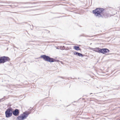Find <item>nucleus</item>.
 <instances>
[{"label": "nucleus", "instance_id": "f257e3e1", "mask_svg": "<svg viewBox=\"0 0 120 120\" xmlns=\"http://www.w3.org/2000/svg\"><path fill=\"white\" fill-rule=\"evenodd\" d=\"M105 9L102 8H97L93 11V13L97 17L99 18H102L105 16L104 13Z\"/></svg>", "mask_w": 120, "mask_h": 120}, {"label": "nucleus", "instance_id": "f03ea898", "mask_svg": "<svg viewBox=\"0 0 120 120\" xmlns=\"http://www.w3.org/2000/svg\"><path fill=\"white\" fill-rule=\"evenodd\" d=\"M41 57L45 61L50 62H52L54 61L53 60H54L53 58L50 57L49 56L45 55L41 56Z\"/></svg>", "mask_w": 120, "mask_h": 120}, {"label": "nucleus", "instance_id": "7ed1b4c3", "mask_svg": "<svg viewBox=\"0 0 120 120\" xmlns=\"http://www.w3.org/2000/svg\"><path fill=\"white\" fill-rule=\"evenodd\" d=\"M12 109L11 108H8L6 109L5 112L6 117L9 118L12 116Z\"/></svg>", "mask_w": 120, "mask_h": 120}, {"label": "nucleus", "instance_id": "20e7f679", "mask_svg": "<svg viewBox=\"0 0 120 120\" xmlns=\"http://www.w3.org/2000/svg\"><path fill=\"white\" fill-rule=\"evenodd\" d=\"M10 60V59L7 56H4L0 57V64L4 63L7 61H9Z\"/></svg>", "mask_w": 120, "mask_h": 120}, {"label": "nucleus", "instance_id": "39448f33", "mask_svg": "<svg viewBox=\"0 0 120 120\" xmlns=\"http://www.w3.org/2000/svg\"><path fill=\"white\" fill-rule=\"evenodd\" d=\"M110 50L106 48L100 49V53H102L103 54L108 52H109Z\"/></svg>", "mask_w": 120, "mask_h": 120}, {"label": "nucleus", "instance_id": "423d86ee", "mask_svg": "<svg viewBox=\"0 0 120 120\" xmlns=\"http://www.w3.org/2000/svg\"><path fill=\"white\" fill-rule=\"evenodd\" d=\"M12 112L13 115L16 116H18L19 113V110L16 109H15L13 111L12 110Z\"/></svg>", "mask_w": 120, "mask_h": 120}, {"label": "nucleus", "instance_id": "0eeeda50", "mask_svg": "<svg viewBox=\"0 0 120 120\" xmlns=\"http://www.w3.org/2000/svg\"><path fill=\"white\" fill-rule=\"evenodd\" d=\"M32 109H31L29 111H26L23 113V114L25 116L26 118L28 117V115L30 114L31 113V111L32 110Z\"/></svg>", "mask_w": 120, "mask_h": 120}, {"label": "nucleus", "instance_id": "6e6552de", "mask_svg": "<svg viewBox=\"0 0 120 120\" xmlns=\"http://www.w3.org/2000/svg\"><path fill=\"white\" fill-rule=\"evenodd\" d=\"M26 119L25 117L23 114H21L20 116H18L16 120H23Z\"/></svg>", "mask_w": 120, "mask_h": 120}, {"label": "nucleus", "instance_id": "1a4fd4ad", "mask_svg": "<svg viewBox=\"0 0 120 120\" xmlns=\"http://www.w3.org/2000/svg\"><path fill=\"white\" fill-rule=\"evenodd\" d=\"M74 54L75 55H77L78 56H79L82 57L84 56L82 54L76 52H74Z\"/></svg>", "mask_w": 120, "mask_h": 120}, {"label": "nucleus", "instance_id": "9d476101", "mask_svg": "<svg viewBox=\"0 0 120 120\" xmlns=\"http://www.w3.org/2000/svg\"><path fill=\"white\" fill-rule=\"evenodd\" d=\"M100 49L99 48H96L94 49L93 50L95 52L100 53Z\"/></svg>", "mask_w": 120, "mask_h": 120}, {"label": "nucleus", "instance_id": "9b49d317", "mask_svg": "<svg viewBox=\"0 0 120 120\" xmlns=\"http://www.w3.org/2000/svg\"><path fill=\"white\" fill-rule=\"evenodd\" d=\"M74 48L75 49L77 50H80V49L79 47L77 46H74Z\"/></svg>", "mask_w": 120, "mask_h": 120}, {"label": "nucleus", "instance_id": "f8f14e48", "mask_svg": "<svg viewBox=\"0 0 120 120\" xmlns=\"http://www.w3.org/2000/svg\"><path fill=\"white\" fill-rule=\"evenodd\" d=\"M53 59H54L53 60L54 61H53V62H59V60H57V59H54L53 58Z\"/></svg>", "mask_w": 120, "mask_h": 120}, {"label": "nucleus", "instance_id": "ddd939ff", "mask_svg": "<svg viewBox=\"0 0 120 120\" xmlns=\"http://www.w3.org/2000/svg\"><path fill=\"white\" fill-rule=\"evenodd\" d=\"M80 37L81 36H84V37H86L83 34H82L81 35H79Z\"/></svg>", "mask_w": 120, "mask_h": 120}, {"label": "nucleus", "instance_id": "4468645a", "mask_svg": "<svg viewBox=\"0 0 120 120\" xmlns=\"http://www.w3.org/2000/svg\"><path fill=\"white\" fill-rule=\"evenodd\" d=\"M29 7H22V8H29Z\"/></svg>", "mask_w": 120, "mask_h": 120}, {"label": "nucleus", "instance_id": "2eb2a0df", "mask_svg": "<svg viewBox=\"0 0 120 120\" xmlns=\"http://www.w3.org/2000/svg\"><path fill=\"white\" fill-rule=\"evenodd\" d=\"M65 48L64 47V46H63V48H62V49H64V48Z\"/></svg>", "mask_w": 120, "mask_h": 120}, {"label": "nucleus", "instance_id": "dca6fc26", "mask_svg": "<svg viewBox=\"0 0 120 120\" xmlns=\"http://www.w3.org/2000/svg\"><path fill=\"white\" fill-rule=\"evenodd\" d=\"M61 78H63V77H61Z\"/></svg>", "mask_w": 120, "mask_h": 120}, {"label": "nucleus", "instance_id": "f3484780", "mask_svg": "<svg viewBox=\"0 0 120 120\" xmlns=\"http://www.w3.org/2000/svg\"><path fill=\"white\" fill-rule=\"evenodd\" d=\"M92 94V93H90V94Z\"/></svg>", "mask_w": 120, "mask_h": 120}, {"label": "nucleus", "instance_id": "a211bd4d", "mask_svg": "<svg viewBox=\"0 0 120 120\" xmlns=\"http://www.w3.org/2000/svg\"><path fill=\"white\" fill-rule=\"evenodd\" d=\"M3 99H1V100H2Z\"/></svg>", "mask_w": 120, "mask_h": 120}]
</instances>
